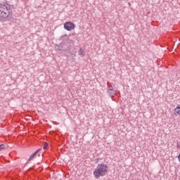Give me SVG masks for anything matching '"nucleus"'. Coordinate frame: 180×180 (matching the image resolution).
Listing matches in <instances>:
<instances>
[{
  "label": "nucleus",
  "mask_w": 180,
  "mask_h": 180,
  "mask_svg": "<svg viewBox=\"0 0 180 180\" xmlns=\"http://www.w3.org/2000/svg\"><path fill=\"white\" fill-rule=\"evenodd\" d=\"M108 92L110 95V96L112 97L114 95H116V93L115 92V90L113 89H109L108 90Z\"/></svg>",
  "instance_id": "nucleus-6"
},
{
  "label": "nucleus",
  "mask_w": 180,
  "mask_h": 180,
  "mask_svg": "<svg viewBox=\"0 0 180 180\" xmlns=\"http://www.w3.org/2000/svg\"><path fill=\"white\" fill-rule=\"evenodd\" d=\"M108 165L103 163L99 164L93 172V174L95 178H101V176H103L105 175V172H108Z\"/></svg>",
  "instance_id": "nucleus-2"
},
{
  "label": "nucleus",
  "mask_w": 180,
  "mask_h": 180,
  "mask_svg": "<svg viewBox=\"0 0 180 180\" xmlns=\"http://www.w3.org/2000/svg\"><path fill=\"white\" fill-rule=\"evenodd\" d=\"M174 115L178 116L180 115V105H177L176 108H174Z\"/></svg>",
  "instance_id": "nucleus-4"
},
{
  "label": "nucleus",
  "mask_w": 180,
  "mask_h": 180,
  "mask_svg": "<svg viewBox=\"0 0 180 180\" xmlns=\"http://www.w3.org/2000/svg\"><path fill=\"white\" fill-rule=\"evenodd\" d=\"M79 54V56H84V54H85V51L82 49H80Z\"/></svg>",
  "instance_id": "nucleus-7"
},
{
  "label": "nucleus",
  "mask_w": 180,
  "mask_h": 180,
  "mask_svg": "<svg viewBox=\"0 0 180 180\" xmlns=\"http://www.w3.org/2000/svg\"><path fill=\"white\" fill-rule=\"evenodd\" d=\"M9 11H11V5L8 3L0 4V21L4 22L5 19L9 18Z\"/></svg>",
  "instance_id": "nucleus-1"
},
{
  "label": "nucleus",
  "mask_w": 180,
  "mask_h": 180,
  "mask_svg": "<svg viewBox=\"0 0 180 180\" xmlns=\"http://www.w3.org/2000/svg\"><path fill=\"white\" fill-rule=\"evenodd\" d=\"M94 161H95L96 163H98V162H99V159L98 158H96Z\"/></svg>",
  "instance_id": "nucleus-10"
},
{
  "label": "nucleus",
  "mask_w": 180,
  "mask_h": 180,
  "mask_svg": "<svg viewBox=\"0 0 180 180\" xmlns=\"http://www.w3.org/2000/svg\"><path fill=\"white\" fill-rule=\"evenodd\" d=\"M64 29L68 32H71V30H74V29H75V24L72 22H66L64 24Z\"/></svg>",
  "instance_id": "nucleus-3"
},
{
  "label": "nucleus",
  "mask_w": 180,
  "mask_h": 180,
  "mask_svg": "<svg viewBox=\"0 0 180 180\" xmlns=\"http://www.w3.org/2000/svg\"><path fill=\"white\" fill-rule=\"evenodd\" d=\"M47 147H49V143H45L44 144V147H43L44 150H46V148H47Z\"/></svg>",
  "instance_id": "nucleus-8"
},
{
  "label": "nucleus",
  "mask_w": 180,
  "mask_h": 180,
  "mask_svg": "<svg viewBox=\"0 0 180 180\" xmlns=\"http://www.w3.org/2000/svg\"><path fill=\"white\" fill-rule=\"evenodd\" d=\"M4 148H5V145L4 144L0 145V151L1 150H4Z\"/></svg>",
  "instance_id": "nucleus-9"
},
{
  "label": "nucleus",
  "mask_w": 180,
  "mask_h": 180,
  "mask_svg": "<svg viewBox=\"0 0 180 180\" xmlns=\"http://www.w3.org/2000/svg\"><path fill=\"white\" fill-rule=\"evenodd\" d=\"M39 151H40V149H38V150H37L34 153H32V154L30 156V158H29V159H28V161H30V160H33V158H34V156H36V155H37V153H39Z\"/></svg>",
  "instance_id": "nucleus-5"
}]
</instances>
